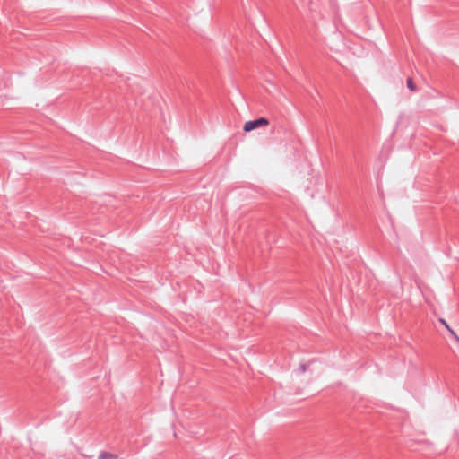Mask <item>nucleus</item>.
Segmentation results:
<instances>
[{
  "label": "nucleus",
  "instance_id": "1",
  "mask_svg": "<svg viewBox=\"0 0 459 459\" xmlns=\"http://www.w3.org/2000/svg\"><path fill=\"white\" fill-rule=\"evenodd\" d=\"M268 125H269L268 119H266L264 117H261L256 120L246 122L243 129L246 133H248V132H251L258 127L266 126Z\"/></svg>",
  "mask_w": 459,
  "mask_h": 459
},
{
  "label": "nucleus",
  "instance_id": "2",
  "mask_svg": "<svg viewBox=\"0 0 459 459\" xmlns=\"http://www.w3.org/2000/svg\"><path fill=\"white\" fill-rule=\"evenodd\" d=\"M97 459H114V455L111 453L101 452Z\"/></svg>",
  "mask_w": 459,
  "mask_h": 459
},
{
  "label": "nucleus",
  "instance_id": "3",
  "mask_svg": "<svg viewBox=\"0 0 459 459\" xmlns=\"http://www.w3.org/2000/svg\"><path fill=\"white\" fill-rule=\"evenodd\" d=\"M407 86L409 89H411V91H415V85H414V82L412 81V79H408L407 81Z\"/></svg>",
  "mask_w": 459,
  "mask_h": 459
},
{
  "label": "nucleus",
  "instance_id": "4",
  "mask_svg": "<svg viewBox=\"0 0 459 459\" xmlns=\"http://www.w3.org/2000/svg\"><path fill=\"white\" fill-rule=\"evenodd\" d=\"M442 323H443L444 325H446V327H447V328L449 329L448 325H446L444 321H442Z\"/></svg>",
  "mask_w": 459,
  "mask_h": 459
}]
</instances>
